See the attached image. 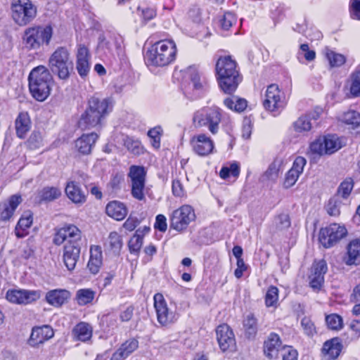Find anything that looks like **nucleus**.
Returning a JSON list of instances; mask_svg holds the SVG:
<instances>
[{"mask_svg":"<svg viewBox=\"0 0 360 360\" xmlns=\"http://www.w3.org/2000/svg\"><path fill=\"white\" fill-rule=\"evenodd\" d=\"M82 238L80 230L75 225L67 224L58 229L53 238V243L60 245L68 241L64 246L63 262L69 271H72L79 258L80 245L79 241Z\"/></svg>","mask_w":360,"mask_h":360,"instance_id":"1","label":"nucleus"},{"mask_svg":"<svg viewBox=\"0 0 360 360\" xmlns=\"http://www.w3.org/2000/svg\"><path fill=\"white\" fill-rule=\"evenodd\" d=\"M176 52V46L173 41H160L146 51L145 61L148 66H167L174 61Z\"/></svg>","mask_w":360,"mask_h":360,"instance_id":"2","label":"nucleus"},{"mask_svg":"<svg viewBox=\"0 0 360 360\" xmlns=\"http://www.w3.org/2000/svg\"><path fill=\"white\" fill-rule=\"evenodd\" d=\"M110 104L108 98L91 97L89 101L88 108L79 120V127L83 130L96 127L101 123V119L108 113Z\"/></svg>","mask_w":360,"mask_h":360,"instance_id":"3","label":"nucleus"},{"mask_svg":"<svg viewBox=\"0 0 360 360\" xmlns=\"http://www.w3.org/2000/svg\"><path fill=\"white\" fill-rule=\"evenodd\" d=\"M28 81L30 93L37 101H44L50 95L53 77L49 69H32Z\"/></svg>","mask_w":360,"mask_h":360,"instance_id":"4","label":"nucleus"},{"mask_svg":"<svg viewBox=\"0 0 360 360\" xmlns=\"http://www.w3.org/2000/svg\"><path fill=\"white\" fill-rule=\"evenodd\" d=\"M52 34L53 30L50 25L30 27L24 31L22 44L28 50H37L44 44H49Z\"/></svg>","mask_w":360,"mask_h":360,"instance_id":"5","label":"nucleus"},{"mask_svg":"<svg viewBox=\"0 0 360 360\" xmlns=\"http://www.w3.org/2000/svg\"><path fill=\"white\" fill-rule=\"evenodd\" d=\"M221 115L219 108H204L196 111L193 122L196 127H207L209 131L215 134L218 132Z\"/></svg>","mask_w":360,"mask_h":360,"instance_id":"6","label":"nucleus"},{"mask_svg":"<svg viewBox=\"0 0 360 360\" xmlns=\"http://www.w3.org/2000/svg\"><path fill=\"white\" fill-rule=\"evenodd\" d=\"M12 18L19 26L30 23L37 15V7L30 0H13Z\"/></svg>","mask_w":360,"mask_h":360,"instance_id":"7","label":"nucleus"},{"mask_svg":"<svg viewBox=\"0 0 360 360\" xmlns=\"http://www.w3.org/2000/svg\"><path fill=\"white\" fill-rule=\"evenodd\" d=\"M217 78L225 94H232L237 89L242 77L237 69H217Z\"/></svg>","mask_w":360,"mask_h":360,"instance_id":"8","label":"nucleus"},{"mask_svg":"<svg viewBox=\"0 0 360 360\" xmlns=\"http://www.w3.org/2000/svg\"><path fill=\"white\" fill-rule=\"evenodd\" d=\"M347 234V231L345 226L332 224L320 230L319 239L324 248H328L345 238Z\"/></svg>","mask_w":360,"mask_h":360,"instance_id":"9","label":"nucleus"},{"mask_svg":"<svg viewBox=\"0 0 360 360\" xmlns=\"http://www.w3.org/2000/svg\"><path fill=\"white\" fill-rule=\"evenodd\" d=\"M146 171L143 167L131 166L129 169V177L131 183V195L138 200H144Z\"/></svg>","mask_w":360,"mask_h":360,"instance_id":"10","label":"nucleus"},{"mask_svg":"<svg viewBox=\"0 0 360 360\" xmlns=\"http://www.w3.org/2000/svg\"><path fill=\"white\" fill-rule=\"evenodd\" d=\"M154 307L155 309L157 319L162 326L173 323L179 318V315L169 309L166 300L160 293H156L153 297Z\"/></svg>","mask_w":360,"mask_h":360,"instance_id":"11","label":"nucleus"},{"mask_svg":"<svg viewBox=\"0 0 360 360\" xmlns=\"http://www.w3.org/2000/svg\"><path fill=\"white\" fill-rule=\"evenodd\" d=\"M195 213L192 207L185 205L174 210L171 217V227L181 231L184 230L191 221L195 219Z\"/></svg>","mask_w":360,"mask_h":360,"instance_id":"12","label":"nucleus"},{"mask_svg":"<svg viewBox=\"0 0 360 360\" xmlns=\"http://www.w3.org/2000/svg\"><path fill=\"white\" fill-rule=\"evenodd\" d=\"M263 105L271 112H276L284 108L285 101L278 85L273 84L267 87Z\"/></svg>","mask_w":360,"mask_h":360,"instance_id":"13","label":"nucleus"},{"mask_svg":"<svg viewBox=\"0 0 360 360\" xmlns=\"http://www.w3.org/2000/svg\"><path fill=\"white\" fill-rule=\"evenodd\" d=\"M219 346L223 352H233L236 349V342L234 334L227 324L219 326L216 330Z\"/></svg>","mask_w":360,"mask_h":360,"instance_id":"14","label":"nucleus"},{"mask_svg":"<svg viewBox=\"0 0 360 360\" xmlns=\"http://www.w3.org/2000/svg\"><path fill=\"white\" fill-rule=\"evenodd\" d=\"M6 299L13 303L28 304L37 301L41 297L39 290H10L6 295Z\"/></svg>","mask_w":360,"mask_h":360,"instance_id":"15","label":"nucleus"},{"mask_svg":"<svg viewBox=\"0 0 360 360\" xmlns=\"http://www.w3.org/2000/svg\"><path fill=\"white\" fill-rule=\"evenodd\" d=\"M54 332L51 326L48 325L35 326L32 330L28 344L32 347H37L52 338Z\"/></svg>","mask_w":360,"mask_h":360,"instance_id":"16","label":"nucleus"},{"mask_svg":"<svg viewBox=\"0 0 360 360\" xmlns=\"http://www.w3.org/2000/svg\"><path fill=\"white\" fill-rule=\"evenodd\" d=\"M327 270V264L325 260L321 259L314 262L311 266V274L309 276V284L313 289L319 290L321 288Z\"/></svg>","mask_w":360,"mask_h":360,"instance_id":"17","label":"nucleus"},{"mask_svg":"<svg viewBox=\"0 0 360 360\" xmlns=\"http://www.w3.org/2000/svg\"><path fill=\"white\" fill-rule=\"evenodd\" d=\"M191 144L194 152L200 156L210 154L214 149L213 141L205 134L194 136L191 140Z\"/></svg>","mask_w":360,"mask_h":360,"instance_id":"18","label":"nucleus"},{"mask_svg":"<svg viewBox=\"0 0 360 360\" xmlns=\"http://www.w3.org/2000/svg\"><path fill=\"white\" fill-rule=\"evenodd\" d=\"M51 68H69L72 66L70 53L65 47H58L49 60Z\"/></svg>","mask_w":360,"mask_h":360,"instance_id":"19","label":"nucleus"},{"mask_svg":"<svg viewBox=\"0 0 360 360\" xmlns=\"http://www.w3.org/2000/svg\"><path fill=\"white\" fill-rule=\"evenodd\" d=\"M306 162V160L302 157L299 156L295 158L292 164V167L285 175L283 182V186L285 188H290L296 183L298 177L303 172Z\"/></svg>","mask_w":360,"mask_h":360,"instance_id":"20","label":"nucleus"},{"mask_svg":"<svg viewBox=\"0 0 360 360\" xmlns=\"http://www.w3.org/2000/svg\"><path fill=\"white\" fill-rule=\"evenodd\" d=\"M98 135L96 133L85 134L75 141V148L82 155H88L91 152Z\"/></svg>","mask_w":360,"mask_h":360,"instance_id":"21","label":"nucleus"},{"mask_svg":"<svg viewBox=\"0 0 360 360\" xmlns=\"http://www.w3.org/2000/svg\"><path fill=\"white\" fill-rule=\"evenodd\" d=\"M281 341L278 335L271 333L264 343V352L269 359L276 358L281 351Z\"/></svg>","mask_w":360,"mask_h":360,"instance_id":"22","label":"nucleus"},{"mask_svg":"<svg viewBox=\"0 0 360 360\" xmlns=\"http://www.w3.org/2000/svg\"><path fill=\"white\" fill-rule=\"evenodd\" d=\"M105 212L110 217L117 221H122L127 215L128 210L123 202L113 200L107 204Z\"/></svg>","mask_w":360,"mask_h":360,"instance_id":"23","label":"nucleus"},{"mask_svg":"<svg viewBox=\"0 0 360 360\" xmlns=\"http://www.w3.org/2000/svg\"><path fill=\"white\" fill-rule=\"evenodd\" d=\"M22 199L20 195H13L10 198L8 202L0 204V219L8 220L13 214L14 211L21 202Z\"/></svg>","mask_w":360,"mask_h":360,"instance_id":"24","label":"nucleus"},{"mask_svg":"<svg viewBox=\"0 0 360 360\" xmlns=\"http://www.w3.org/2000/svg\"><path fill=\"white\" fill-rule=\"evenodd\" d=\"M70 293L63 289H55L49 291L46 295V300L53 307H60L70 298Z\"/></svg>","mask_w":360,"mask_h":360,"instance_id":"25","label":"nucleus"},{"mask_svg":"<svg viewBox=\"0 0 360 360\" xmlns=\"http://www.w3.org/2000/svg\"><path fill=\"white\" fill-rule=\"evenodd\" d=\"M72 334L75 340L86 342L92 337L93 328L90 324L80 322L73 328Z\"/></svg>","mask_w":360,"mask_h":360,"instance_id":"26","label":"nucleus"},{"mask_svg":"<svg viewBox=\"0 0 360 360\" xmlns=\"http://www.w3.org/2000/svg\"><path fill=\"white\" fill-rule=\"evenodd\" d=\"M15 131L17 136L25 139L31 127L30 117L27 112H20L15 120Z\"/></svg>","mask_w":360,"mask_h":360,"instance_id":"27","label":"nucleus"},{"mask_svg":"<svg viewBox=\"0 0 360 360\" xmlns=\"http://www.w3.org/2000/svg\"><path fill=\"white\" fill-rule=\"evenodd\" d=\"M65 191L68 198L74 203L82 204L86 201L85 194L75 181L68 182Z\"/></svg>","mask_w":360,"mask_h":360,"instance_id":"28","label":"nucleus"},{"mask_svg":"<svg viewBox=\"0 0 360 360\" xmlns=\"http://www.w3.org/2000/svg\"><path fill=\"white\" fill-rule=\"evenodd\" d=\"M359 257L360 240H352L347 245V255L344 257L343 261L347 265L356 264V261Z\"/></svg>","mask_w":360,"mask_h":360,"instance_id":"29","label":"nucleus"},{"mask_svg":"<svg viewBox=\"0 0 360 360\" xmlns=\"http://www.w3.org/2000/svg\"><path fill=\"white\" fill-rule=\"evenodd\" d=\"M62 195L58 186H45L38 192L39 202H51L58 199Z\"/></svg>","mask_w":360,"mask_h":360,"instance_id":"30","label":"nucleus"},{"mask_svg":"<svg viewBox=\"0 0 360 360\" xmlns=\"http://www.w3.org/2000/svg\"><path fill=\"white\" fill-rule=\"evenodd\" d=\"M342 345L337 339H332L326 341L323 347L322 351L328 360L336 359L341 351Z\"/></svg>","mask_w":360,"mask_h":360,"instance_id":"31","label":"nucleus"},{"mask_svg":"<svg viewBox=\"0 0 360 360\" xmlns=\"http://www.w3.org/2000/svg\"><path fill=\"white\" fill-rule=\"evenodd\" d=\"M77 68H89L91 55L89 49L84 44H79L77 50Z\"/></svg>","mask_w":360,"mask_h":360,"instance_id":"32","label":"nucleus"},{"mask_svg":"<svg viewBox=\"0 0 360 360\" xmlns=\"http://www.w3.org/2000/svg\"><path fill=\"white\" fill-rule=\"evenodd\" d=\"M341 120L350 126L351 129L356 130V133L360 132V114L358 112L348 111L342 115Z\"/></svg>","mask_w":360,"mask_h":360,"instance_id":"33","label":"nucleus"},{"mask_svg":"<svg viewBox=\"0 0 360 360\" xmlns=\"http://www.w3.org/2000/svg\"><path fill=\"white\" fill-rule=\"evenodd\" d=\"M32 214L30 211H26L22 214L15 228V235L18 238L24 237L25 233L21 232L20 229L25 231L30 228L32 224Z\"/></svg>","mask_w":360,"mask_h":360,"instance_id":"34","label":"nucleus"},{"mask_svg":"<svg viewBox=\"0 0 360 360\" xmlns=\"http://www.w3.org/2000/svg\"><path fill=\"white\" fill-rule=\"evenodd\" d=\"M107 248L115 254H118L122 247L121 236L117 232H111L106 240Z\"/></svg>","mask_w":360,"mask_h":360,"instance_id":"35","label":"nucleus"},{"mask_svg":"<svg viewBox=\"0 0 360 360\" xmlns=\"http://www.w3.org/2000/svg\"><path fill=\"white\" fill-rule=\"evenodd\" d=\"M324 54L331 67H340L345 63L346 58L344 55L335 53L328 48L325 49Z\"/></svg>","mask_w":360,"mask_h":360,"instance_id":"36","label":"nucleus"},{"mask_svg":"<svg viewBox=\"0 0 360 360\" xmlns=\"http://www.w3.org/2000/svg\"><path fill=\"white\" fill-rule=\"evenodd\" d=\"M245 335L248 338H254L257 332V323L252 314H249L243 321Z\"/></svg>","mask_w":360,"mask_h":360,"instance_id":"37","label":"nucleus"},{"mask_svg":"<svg viewBox=\"0 0 360 360\" xmlns=\"http://www.w3.org/2000/svg\"><path fill=\"white\" fill-rule=\"evenodd\" d=\"M95 292L91 289H80L77 291L76 300L79 305L84 306L92 302Z\"/></svg>","mask_w":360,"mask_h":360,"instance_id":"38","label":"nucleus"},{"mask_svg":"<svg viewBox=\"0 0 360 360\" xmlns=\"http://www.w3.org/2000/svg\"><path fill=\"white\" fill-rule=\"evenodd\" d=\"M323 139L327 155L334 153L342 148L339 139L334 135L323 136Z\"/></svg>","mask_w":360,"mask_h":360,"instance_id":"39","label":"nucleus"},{"mask_svg":"<svg viewBox=\"0 0 360 360\" xmlns=\"http://www.w3.org/2000/svg\"><path fill=\"white\" fill-rule=\"evenodd\" d=\"M224 103L229 109L238 112H243L247 108V101L243 98H226Z\"/></svg>","mask_w":360,"mask_h":360,"instance_id":"40","label":"nucleus"},{"mask_svg":"<svg viewBox=\"0 0 360 360\" xmlns=\"http://www.w3.org/2000/svg\"><path fill=\"white\" fill-rule=\"evenodd\" d=\"M313 123L306 115L300 117L295 122V130L298 132L308 131L312 127Z\"/></svg>","mask_w":360,"mask_h":360,"instance_id":"41","label":"nucleus"},{"mask_svg":"<svg viewBox=\"0 0 360 360\" xmlns=\"http://www.w3.org/2000/svg\"><path fill=\"white\" fill-rule=\"evenodd\" d=\"M349 91L353 96H360V70H356L352 74Z\"/></svg>","mask_w":360,"mask_h":360,"instance_id":"42","label":"nucleus"},{"mask_svg":"<svg viewBox=\"0 0 360 360\" xmlns=\"http://www.w3.org/2000/svg\"><path fill=\"white\" fill-rule=\"evenodd\" d=\"M124 144L127 150L134 155H140L143 151V148L140 141L131 137H126L124 140Z\"/></svg>","mask_w":360,"mask_h":360,"instance_id":"43","label":"nucleus"},{"mask_svg":"<svg viewBox=\"0 0 360 360\" xmlns=\"http://www.w3.org/2000/svg\"><path fill=\"white\" fill-rule=\"evenodd\" d=\"M278 300V289L275 286H271L268 289L265 296L266 307H276Z\"/></svg>","mask_w":360,"mask_h":360,"instance_id":"44","label":"nucleus"},{"mask_svg":"<svg viewBox=\"0 0 360 360\" xmlns=\"http://www.w3.org/2000/svg\"><path fill=\"white\" fill-rule=\"evenodd\" d=\"M138 347V340L132 338L127 340L125 342L122 344V345L118 349L122 353H123L127 357H128L131 353L136 350Z\"/></svg>","mask_w":360,"mask_h":360,"instance_id":"45","label":"nucleus"},{"mask_svg":"<svg viewBox=\"0 0 360 360\" xmlns=\"http://www.w3.org/2000/svg\"><path fill=\"white\" fill-rule=\"evenodd\" d=\"M324 143L323 137L318 138L311 143L309 146L310 152L319 156L327 155Z\"/></svg>","mask_w":360,"mask_h":360,"instance_id":"46","label":"nucleus"},{"mask_svg":"<svg viewBox=\"0 0 360 360\" xmlns=\"http://www.w3.org/2000/svg\"><path fill=\"white\" fill-rule=\"evenodd\" d=\"M111 38L112 36L110 34H108V36H106L104 33H101L98 37L97 51H103L104 53H105L106 51H110Z\"/></svg>","mask_w":360,"mask_h":360,"instance_id":"47","label":"nucleus"},{"mask_svg":"<svg viewBox=\"0 0 360 360\" xmlns=\"http://www.w3.org/2000/svg\"><path fill=\"white\" fill-rule=\"evenodd\" d=\"M279 163L272 162L262 176L264 180L276 181L279 176Z\"/></svg>","mask_w":360,"mask_h":360,"instance_id":"48","label":"nucleus"},{"mask_svg":"<svg viewBox=\"0 0 360 360\" xmlns=\"http://www.w3.org/2000/svg\"><path fill=\"white\" fill-rule=\"evenodd\" d=\"M240 173V167L239 165L236 162H233L231 164L230 167H224L221 168L219 175L220 176L225 179L228 178L230 175L236 177L239 175Z\"/></svg>","mask_w":360,"mask_h":360,"instance_id":"49","label":"nucleus"},{"mask_svg":"<svg viewBox=\"0 0 360 360\" xmlns=\"http://www.w3.org/2000/svg\"><path fill=\"white\" fill-rule=\"evenodd\" d=\"M326 322L329 328L332 330H340L342 327V319L341 316L333 314L326 317Z\"/></svg>","mask_w":360,"mask_h":360,"instance_id":"50","label":"nucleus"},{"mask_svg":"<svg viewBox=\"0 0 360 360\" xmlns=\"http://www.w3.org/2000/svg\"><path fill=\"white\" fill-rule=\"evenodd\" d=\"M43 139L41 132L34 131L27 140V143L31 149H37L42 146Z\"/></svg>","mask_w":360,"mask_h":360,"instance_id":"51","label":"nucleus"},{"mask_svg":"<svg viewBox=\"0 0 360 360\" xmlns=\"http://www.w3.org/2000/svg\"><path fill=\"white\" fill-rule=\"evenodd\" d=\"M354 186V183L352 179H347L343 182H342L338 188V193L340 195L342 198H347Z\"/></svg>","mask_w":360,"mask_h":360,"instance_id":"52","label":"nucleus"},{"mask_svg":"<svg viewBox=\"0 0 360 360\" xmlns=\"http://www.w3.org/2000/svg\"><path fill=\"white\" fill-rule=\"evenodd\" d=\"M137 230L136 234L130 239L129 242V248L131 252H137L140 250L143 244V238L138 233Z\"/></svg>","mask_w":360,"mask_h":360,"instance_id":"53","label":"nucleus"},{"mask_svg":"<svg viewBox=\"0 0 360 360\" xmlns=\"http://www.w3.org/2000/svg\"><path fill=\"white\" fill-rule=\"evenodd\" d=\"M237 65L231 56H225L217 59L215 68H236Z\"/></svg>","mask_w":360,"mask_h":360,"instance_id":"54","label":"nucleus"},{"mask_svg":"<svg viewBox=\"0 0 360 360\" xmlns=\"http://www.w3.org/2000/svg\"><path fill=\"white\" fill-rule=\"evenodd\" d=\"M301 326L306 335L312 336L316 333L315 326L309 317L305 316L302 319Z\"/></svg>","mask_w":360,"mask_h":360,"instance_id":"55","label":"nucleus"},{"mask_svg":"<svg viewBox=\"0 0 360 360\" xmlns=\"http://www.w3.org/2000/svg\"><path fill=\"white\" fill-rule=\"evenodd\" d=\"M236 22V15L231 12H226L221 20V25L223 29L229 30Z\"/></svg>","mask_w":360,"mask_h":360,"instance_id":"56","label":"nucleus"},{"mask_svg":"<svg viewBox=\"0 0 360 360\" xmlns=\"http://www.w3.org/2000/svg\"><path fill=\"white\" fill-rule=\"evenodd\" d=\"M281 352L283 360H297V352L292 347L285 346Z\"/></svg>","mask_w":360,"mask_h":360,"instance_id":"57","label":"nucleus"},{"mask_svg":"<svg viewBox=\"0 0 360 360\" xmlns=\"http://www.w3.org/2000/svg\"><path fill=\"white\" fill-rule=\"evenodd\" d=\"M276 224L278 229H284L290 226V217L286 214H281L276 219Z\"/></svg>","mask_w":360,"mask_h":360,"instance_id":"58","label":"nucleus"},{"mask_svg":"<svg viewBox=\"0 0 360 360\" xmlns=\"http://www.w3.org/2000/svg\"><path fill=\"white\" fill-rule=\"evenodd\" d=\"M350 15L352 19L360 20V0H351Z\"/></svg>","mask_w":360,"mask_h":360,"instance_id":"59","label":"nucleus"},{"mask_svg":"<svg viewBox=\"0 0 360 360\" xmlns=\"http://www.w3.org/2000/svg\"><path fill=\"white\" fill-rule=\"evenodd\" d=\"M300 54L303 55L305 59L309 61L313 60L316 56L315 51L309 50L307 44H303L300 46Z\"/></svg>","mask_w":360,"mask_h":360,"instance_id":"60","label":"nucleus"},{"mask_svg":"<svg viewBox=\"0 0 360 360\" xmlns=\"http://www.w3.org/2000/svg\"><path fill=\"white\" fill-rule=\"evenodd\" d=\"M139 221L136 217L129 216L128 219L123 224V227L129 231H131L139 225Z\"/></svg>","mask_w":360,"mask_h":360,"instance_id":"61","label":"nucleus"},{"mask_svg":"<svg viewBox=\"0 0 360 360\" xmlns=\"http://www.w3.org/2000/svg\"><path fill=\"white\" fill-rule=\"evenodd\" d=\"M172 193L176 197H181L184 195V190L182 184L179 179H174L172 181Z\"/></svg>","mask_w":360,"mask_h":360,"instance_id":"62","label":"nucleus"},{"mask_svg":"<svg viewBox=\"0 0 360 360\" xmlns=\"http://www.w3.org/2000/svg\"><path fill=\"white\" fill-rule=\"evenodd\" d=\"M89 259L103 261L102 250L100 246H98V245L91 246V248H90V258Z\"/></svg>","mask_w":360,"mask_h":360,"instance_id":"63","label":"nucleus"},{"mask_svg":"<svg viewBox=\"0 0 360 360\" xmlns=\"http://www.w3.org/2000/svg\"><path fill=\"white\" fill-rule=\"evenodd\" d=\"M155 228L162 232H165L167 230L166 217L163 214H158L156 217Z\"/></svg>","mask_w":360,"mask_h":360,"instance_id":"64","label":"nucleus"}]
</instances>
